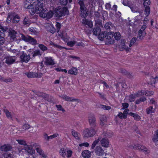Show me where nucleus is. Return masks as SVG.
Listing matches in <instances>:
<instances>
[{"instance_id":"16","label":"nucleus","mask_w":158,"mask_h":158,"mask_svg":"<svg viewBox=\"0 0 158 158\" xmlns=\"http://www.w3.org/2000/svg\"><path fill=\"white\" fill-rule=\"evenodd\" d=\"M101 145L104 147L109 146V141L107 138H103L100 141Z\"/></svg>"},{"instance_id":"11","label":"nucleus","mask_w":158,"mask_h":158,"mask_svg":"<svg viewBox=\"0 0 158 158\" xmlns=\"http://www.w3.org/2000/svg\"><path fill=\"white\" fill-rule=\"evenodd\" d=\"M114 35L112 32H108L105 35L106 39L108 40V43L109 44H111L114 43V40L113 38Z\"/></svg>"},{"instance_id":"13","label":"nucleus","mask_w":158,"mask_h":158,"mask_svg":"<svg viewBox=\"0 0 158 158\" xmlns=\"http://www.w3.org/2000/svg\"><path fill=\"white\" fill-rule=\"evenodd\" d=\"M35 93L38 96L40 97H43L45 99L47 100L49 102L51 101V100L50 99H48V98L49 96L48 94L39 91H36Z\"/></svg>"},{"instance_id":"31","label":"nucleus","mask_w":158,"mask_h":158,"mask_svg":"<svg viewBox=\"0 0 158 158\" xmlns=\"http://www.w3.org/2000/svg\"><path fill=\"white\" fill-rule=\"evenodd\" d=\"M151 84L153 85L155 84L158 81V77L156 76L154 77L152 76L151 77Z\"/></svg>"},{"instance_id":"46","label":"nucleus","mask_w":158,"mask_h":158,"mask_svg":"<svg viewBox=\"0 0 158 158\" xmlns=\"http://www.w3.org/2000/svg\"><path fill=\"white\" fill-rule=\"evenodd\" d=\"M77 70H75V71H74L73 70H69L68 71V73L69 74L76 75L77 73Z\"/></svg>"},{"instance_id":"52","label":"nucleus","mask_w":158,"mask_h":158,"mask_svg":"<svg viewBox=\"0 0 158 158\" xmlns=\"http://www.w3.org/2000/svg\"><path fill=\"white\" fill-rule=\"evenodd\" d=\"M56 31V29L55 28L52 26H51L49 29L50 32L52 34L54 33Z\"/></svg>"},{"instance_id":"50","label":"nucleus","mask_w":158,"mask_h":158,"mask_svg":"<svg viewBox=\"0 0 158 158\" xmlns=\"http://www.w3.org/2000/svg\"><path fill=\"white\" fill-rule=\"evenodd\" d=\"M4 43V38H0V50H1L2 49V46Z\"/></svg>"},{"instance_id":"58","label":"nucleus","mask_w":158,"mask_h":158,"mask_svg":"<svg viewBox=\"0 0 158 158\" xmlns=\"http://www.w3.org/2000/svg\"><path fill=\"white\" fill-rule=\"evenodd\" d=\"M12 81V80L10 78H8L7 79H4L3 78V79L2 81H4L6 82H11Z\"/></svg>"},{"instance_id":"53","label":"nucleus","mask_w":158,"mask_h":158,"mask_svg":"<svg viewBox=\"0 0 158 158\" xmlns=\"http://www.w3.org/2000/svg\"><path fill=\"white\" fill-rule=\"evenodd\" d=\"M154 92H153L149 91H146L145 92V95L146 96H150L152 95L153 94Z\"/></svg>"},{"instance_id":"49","label":"nucleus","mask_w":158,"mask_h":158,"mask_svg":"<svg viewBox=\"0 0 158 158\" xmlns=\"http://www.w3.org/2000/svg\"><path fill=\"white\" fill-rule=\"evenodd\" d=\"M76 43V42L75 41H70L67 43V44L69 46L73 47L74 46Z\"/></svg>"},{"instance_id":"18","label":"nucleus","mask_w":158,"mask_h":158,"mask_svg":"<svg viewBox=\"0 0 158 158\" xmlns=\"http://www.w3.org/2000/svg\"><path fill=\"white\" fill-rule=\"evenodd\" d=\"M95 152L97 155L99 156L103 155L104 153V150L99 146L97 147L95 149Z\"/></svg>"},{"instance_id":"41","label":"nucleus","mask_w":158,"mask_h":158,"mask_svg":"<svg viewBox=\"0 0 158 158\" xmlns=\"http://www.w3.org/2000/svg\"><path fill=\"white\" fill-rule=\"evenodd\" d=\"M4 111L6 113V117L9 118H11L12 117L11 115V113L9 112L7 109H4Z\"/></svg>"},{"instance_id":"57","label":"nucleus","mask_w":158,"mask_h":158,"mask_svg":"<svg viewBox=\"0 0 158 158\" xmlns=\"http://www.w3.org/2000/svg\"><path fill=\"white\" fill-rule=\"evenodd\" d=\"M69 57L70 58L75 59L78 60H80V57L73 55H70L69 56Z\"/></svg>"},{"instance_id":"54","label":"nucleus","mask_w":158,"mask_h":158,"mask_svg":"<svg viewBox=\"0 0 158 158\" xmlns=\"http://www.w3.org/2000/svg\"><path fill=\"white\" fill-rule=\"evenodd\" d=\"M123 108L122 109L124 110L127 108L129 106V104L127 103H122Z\"/></svg>"},{"instance_id":"15","label":"nucleus","mask_w":158,"mask_h":158,"mask_svg":"<svg viewBox=\"0 0 158 158\" xmlns=\"http://www.w3.org/2000/svg\"><path fill=\"white\" fill-rule=\"evenodd\" d=\"M123 113L122 112L119 113L118 115V117L121 119L126 118H127V114L128 113L129 110L128 109H124Z\"/></svg>"},{"instance_id":"32","label":"nucleus","mask_w":158,"mask_h":158,"mask_svg":"<svg viewBox=\"0 0 158 158\" xmlns=\"http://www.w3.org/2000/svg\"><path fill=\"white\" fill-rule=\"evenodd\" d=\"M20 20V17L18 15H16L14 16L13 19H12L13 23H18Z\"/></svg>"},{"instance_id":"20","label":"nucleus","mask_w":158,"mask_h":158,"mask_svg":"<svg viewBox=\"0 0 158 158\" xmlns=\"http://www.w3.org/2000/svg\"><path fill=\"white\" fill-rule=\"evenodd\" d=\"M83 19L82 20V23L83 24L86 25H87L88 26L90 27L92 25L91 22L89 21L88 20L86 19V18H83Z\"/></svg>"},{"instance_id":"3","label":"nucleus","mask_w":158,"mask_h":158,"mask_svg":"<svg viewBox=\"0 0 158 158\" xmlns=\"http://www.w3.org/2000/svg\"><path fill=\"white\" fill-rule=\"evenodd\" d=\"M78 3L80 6V16L82 18H86L89 14V11L85 6L84 1L79 0Z\"/></svg>"},{"instance_id":"12","label":"nucleus","mask_w":158,"mask_h":158,"mask_svg":"<svg viewBox=\"0 0 158 158\" xmlns=\"http://www.w3.org/2000/svg\"><path fill=\"white\" fill-rule=\"evenodd\" d=\"M29 52L31 58L41 55L40 51L38 50L34 51L33 49H30Z\"/></svg>"},{"instance_id":"5","label":"nucleus","mask_w":158,"mask_h":158,"mask_svg":"<svg viewBox=\"0 0 158 158\" xmlns=\"http://www.w3.org/2000/svg\"><path fill=\"white\" fill-rule=\"evenodd\" d=\"M21 37L22 40L32 45H35L37 44V41L36 39L31 36L28 35L25 36L22 34Z\"/></svg>"},{"instance_id":"56","label":"nucleus","mask_w":158,"mask_h":158,"mask_svg":"<svg viewBox=\"0 0 158 158\" xmlns=\"http://www.w3.org/2000/svg\"><path fill=\"white\" fill-rule=\"evenodd\" d=\"M102 108L104 110H109L111 109L110 106H109L103 105H102Z\"/></svg>"},{"instance_id":"33","label":"nucleus","mask_w":158,"mask_h":158,"mask_svg":"<svg viewBox=\"0 0 158 158\" xmlns=\"http://www.w3.org/2000/svg\"><path fill=\"white\" fill-rule=\"evenodd\" d=\"M9 36L11 39L15 40L16 38V32L14 30L10 31L9 32Z\"/></svg>"},{"instance_id":"44","label":"nucleus","mask_w":158,"mask_h":158,"mask_svg":"<svg viewBox=\"0 0 158 158\" xmlns=\"http://www.w3.org/2000/svg\"><path fill=\"white\" fill-rule=\"evenodd\" d=\"M56 32L58 33L60 31V30L61 27V24L59 22H56Z\"/></svg>"},{"instance_id":"38","label":"nucleus","mask_w":158,"mask_h":158,"mask_svg":"<svg viewBox=\"0 0 158 158\" xmlns=\"http://www.w3.org/2000/svg\"><path fill=\"white\" fill-rule=\"evenodd\" d=\"M152 140L154 142H156L158 141V130H157L155 132V134L152 139Z\"/></svg>"},{"instance_id":"61","label":"nucleus","mask_w":158,"mask_h":158,"mask_svg":"<svg viewBox=\"0 0 158 158\" xmlns=\"http://www.w3.org/2000/svg\"><path fill=\"white\" fill-rule=\"evenodd\" d=\"M148 16H147V15H146V16L144 18L143 22V24H146H146L148 23Z\"/></svg>"},{"instance_id":"60","label":"nucleus","mask_w":158,"mask_h":158,"mask_svg":"<svg viewBox=\"0 0 158 158\" xmlns=\"http://www.w3.org/2000/svg\"><path fill=\"white\" fill-rule=\"evenodd\" d=\"M73 152H72L71 150H69L67 151V157L68 158H69L72 155Z\"/></svg>"},{"instance_id":"10","label":"nucleus","mask_w":158,"mask_h":158,"mask_svg":"<svg viewBox=\"0 0 158 158\" xmlns=\"http://www.w3.org/2000/svg\"><path fill=\"white\" fill-rule=\"evenodd\" d=\"M20 58L22 61L25 62L26 63L27 62L30 58H31L29 53L27 55L24 52H23L22 54L20 56Z\"/></svg>"},{"instance_id":"17","label":"nucleus","mask_w":158,"mask_h":158,"mask_svg":"<svg viewBox=\"0 0 158 158\" xmlns=\"http://www.w3.org/2000/svg\"><path fill=\"white\" fill-rule=\"evenodd\" d=\"M12 148V147L9 144H4L1 147V150L4 152L11 150Z\"/></svg>"},{"instance_id":"51","label":"nucleus","mask_w":158,"mask_h":158,"mask_svg":"<svg viewBox=\"0 0 158 158\" xmlns=\"http://www.w3.org/2000/svg\"><path fill=\"white\" fill-rule=\"evenodd\" d=\"M60 2L61 5L65 6L68 3V0H60Z\"/></svg>"},{"instance_id":"14","label":"nucleus","mask_w":158,"mask_h":158,"mask_svg":"<svg viewBox=\"0 0 158 158\" xmlns=\"http://www.w3.org/2000/svg\"><path fill=\"white\" fill-rule=\"evenodd\" d=\"M60 97L66 101H78V99H75L74 98L70 97L66 95H61Z\"/></svg>"},{"instance_id":"8","label":"nucleus","mask_w":158,"mask_h":158,"mask_svg":"<svg viewBox=\"0 0 158 158\" xmlns=\"http://www.w3.org/2000/svg\"><path fill=\"white\" fill-rule=\"evenodd\" d=\"M45 64L47 66H53L56 64V62L54 61L52 58L50 56L46 57L45 58Z\"/></svg>"},{"instance_id":"42","label":"nucleus","mask_w":158,"mask_h":158,"mask_svg":"<svg viewBox=\"0 0 158 158\" xmlns=\"http://www.w3.org/2000/svg\"><path fill=\"white\" fill-rule=\"evenodd\" d=\"M23 23L27 26H29L30 24L29 20L26 18L24 19L23 21Z\"/></svg>"},{"instance_id":"21","label":"nucleus","mask_w":158,"mask_h":158,"mask_svg":"<svg viewBox=\"0 0 158 158\" xmlns=\"http://www.w3.org/2000/svg\"><path fill=\"white\" fill-rule=\"evenodd\" d=\"M100 125L103 126L107 122V118L106 116L104 115H102L100 117Z\"/></svg>"},{"instance_id":"40","label":"nucleus","mask_w":158,"mask_h":158,"mask_svg":"<svg viewBox=\"0 0 158 158\" xmlns=\"http://www.w3.org/2000/svg\"><path fill=\"white\" fill-rule=\"evenodd\" d=\"M39 47L40 49L43 51H44L48 50L47 47L45 46L43 44H40L39 45Z\"/></svg>"},{"instance_id":"45","label":"nucleus","mask_w":158,"mask_h":158,"mask_svg":"<svg viewBox=\"0 0 158 158\" xmlns=\"http://www.w3.org/2000/svg\"><path fill=\"white\" fill-rule=\"evenodd\" d=\"M153 107L150 106L148 108H147L146 110V113L147 114H149L153 112H154L152 111Z\"/></svg>"},{"instance_id":"55","label":"nucleus","mask_w":158,"mask_h":158,"mask_svg":"<svg viewBox=\"0 0 158 158\" xmlns=\"http://www.w3.org/2000/svg\"><path fill=\"white\" fill-rule=\"evenodd\" d=\"M100 35H98V38L100 39L101 40H102L105 37V35L104 34H102L101 33H100Z\"/></svg>"},{"instance_id":"64","label":"nucleus","mask_w":158,"mask_h":158,"mask_svg":"<svg viewBox=\"0 0 158 158\" xmlns=\"http://www.w3.org/2000/svg\"><path fill=\"white\" fill-rule=\"evenodd\" d=\"M44 137L45 139L48 141L50 139L49 136H48L47 134L46 133H44Z\"/></svg>"},{"instance_id":"2","label":"nucleus","mask_w":158,"mask_h":158,"mask_svg":"<svg viewBox=\"0 0 158 158\" xmlns=\"http://www.w3.org/2000/svg\"><path fill=\"white\" fill-rule=\"evenodd\" d=\"M54 12L55 16L57 18L62 17L69 14L68 8L66 7H61L60 6H57L55 8Z\"/></svg>"},{"instance_id":"1","label":"nucleus","mask_w":158,"mask_h":158,"mask_svg":"<svg viewBox=\"0 0 158 158\" xmlns=\"http://www.w3.org/2000/svg\"><path fill=\"white\" fill-rule=\"evenodd\" d=\"M31 2H28L26 3L25 6L28 10L29 13L31 15H33L35 13L39 14L40 15L41 11L42 8L43 7V3H35V2L31 4Z\"/></svg>"},{"instance_id":"59","label":"nucleus","mask_w":158,"mask_h":158,"mask_svg":"<svg viewBox=\"0 0 158 158\" xmlns=\"http://www.w3.org/2000/svg\"><path fill=\"white\" fill-rule=\"evenodd\" d=\"M150 0H148V1H146L145 3L143 2V5L144 6H149V5H150Z\"/></svg>"},{"instance_id":"28","label":"nucleus","mask_w":158,"mask_h":158,"mask_svg":"<svg viewBox=\"0 0 158 158\" xmlns=\"http://www.w3.org/2000/svg\"><path fill=\"white\" fill-rule=\"evenodd\" d=\"M35 149L37 151V152L40 155L42 156L44 158H46L47 157V156L45 155V154H44V151L41 148H36Z\"/></svg>"},{"instance_id":"48","label":"nucleus","mask_w":158,"mask_h":158,"mask_svg":"<svg viewBox=\"0 0 158 158\" xmlns=\"http://www.w3.org/2000/svg\"><path fill=\"white\" fill-rule=\"evenodd\" d=\"M144 31H143L141 30H139L138 32V35L139 38L141 39L143 38V37Z\"/></svg>"},{"instance_id":"35","label":"nucleus","mask_w":158,"mask_h":158,"mask_svg":"<svg viewBox=\"0 0 158 158\" xmlns=\"http://www.w3.org/2000/svg\"><path fill=\"white\" fill-rule=\"evenodd\" d=\"M4 158H15L13 154L10 153H5L3 154Z\"/></svg>"},{"instance_id":"4","label":"nucleus","mask_w":158,"mask_h":158,"mask_svg":"<svg viewBox=\"0 0 158 158\" xmlns=\"http://www.w3.org/2000/svg\"><path fill=\"white\" fill-rule=\"evenodd\" d=\"M97 128L90 127L86 129L83 131V135L85 137H89L93 136L96 133Z\"/></svg>"},{"instance_id":"37","label":"nucleus","mask_w":158,"mask_h":158,"mask_svg":"<svg viewBox=\"0 0 158 158\" xmlns=\"http://www.w3.org/2000/svg\"><path fill=\"white\" fill-rule=\"evenodd\" d=\"M145 9L144 10V12L145 13V15H147V16H148L149 15L150 13V8L149 6H144Z\"/></svg>"},{"instance_id":"9","label":"nucleus","mask_w":158,"mask_h":158,"mask_svg":"<svg viewBox=\"0 0 158 158\" xmlns=\"http://www.w3.org/2000/svg\"><path fill=\"white\" fill-rule=\"evenodd\" d=\"M132 149L139 150L140 151H142L147 153H149V152H148V149L145 147L144 146L141 145H140L139 144H135L133 146Z\"/></svg>"},{"instance_id":"23","label":"nucleus","mask_w":158,"mask_h":158,"mask_svg":"<svg viewBox=\"0 0 158 158\" xmlns=\"http://www.w3.org/2000/svg\"><path fill=\"white\" fill-rule=\"evenodd\" d=\"M15 61V60L14 59L12 56L7 57L6 60V63L8 64H12Z\"/></svg>"},{"instance_id":"36","label":"nucleus","mask_w":158,"mask_h":158,"mask_svg":"<svg viewBox=\"0 0 158 158\" xmlns=\"http://www.w3.org/2000/svg\"><path fill=\"white\" fill-rule=\"evenodd\" d=\"M60 155L63 157H65L66 156V151L65 150L64 148H61L60 150Z\"/></svg>"},{"instance_id":"25","label":"nucleus","mask_w":158,"mask_h":158,"mask_svg":"<svg viewBox=\"0 0 158 158\" xmlns=\"http://www.w3.org/2000/svg\"><path fill=\"white\" fill-rule=\"evenodd\" d=\"M128 114L129 115L133 117L134 118V119L136 121L139 120L141 119L140 117L137 114L130 112Z\"/></svg>"},{"instance_id":"7","label":"nucleus","mask_w":158,"mask_h":158,"mask_svg":"<svg viewBox=\"0 0 158 158\" xmlns=\"http://www.w3.org/2000/svg\"><path fill=\"white\" fill-rule=\"evenodd\" d=\"M89 124L91 127L97 128L96 118L93 114H90L88 117Z\"/></svg>"},{"instance_id":"34","label":"nucleus","mask_w":158,"mask_h":158,"mask_svg":"<svg viewBox=\"0 0 158 158\" xmlns=\"http://www.w3.org/2000/svg\"><path fill=\"white\" fill-rule=\"evenodd\" d=\"M31 126L28 124H25L22 127V128L19 130V131H24L30 128Z\"/></svg>"},{"instance_id":"30","label":"nucleus","mask_w":158,"mask_h":158,"mask_svg":"<svg viewBox=\"0 0 158 158\" xmlns=\"http://www.w3.org/2000/svg\"><path fill=\"white\" fill-rule=\"evenodd\" d=\"M120 72L122 73L123 74L126 75L129 78H131L132 77L131 73V74L129 73L126 70H120Z\"/></svg>"},{"instance_id":"43","label":"nucleus","mask_w":158,"mask_h":158,"mask_svg":"<svg viewBox=\"0 0 158 158\" xmlns=\"http://www.w3.org/2000/svg\"><path fill=\"white\" fill-rule=\"evenodd\" d=\"M114 35V38L116 40H118L120 39L121 34L119 32H116Z\"/></svg>"},{"instance_id":"6","label":"nucleus","mask_w":158,"mask_h":158,"mask_svg":"<svg viewBox=\"0 0 158 158\" xmlns=\"http://www.w3.org/2000/svg\"><path fill=\"white\" fill-rule=\"evenodd\" d=\"M53 14L52 11L50 10L48 12H47L46 10L44 9L43 7L41 9L40 16L43 18L50 19L52 17Z\"/></svg>"},{"instance_id":"29","label":"nucleus","mask_w":158,"mask_h":158,"mask_svg":"<svg viewBox=\"0 0 158 158\" xmlns=\"http://www.w3.org/2000/svg\"><path fill=\"white\" fill-rule=\"evenodd\" d=\"M72 135L75 137L77 139H79L80 134L79 133L73 129L72 130Z\"/></svg>"},{"instance_id":"39","label":"nucleus","mask_w":158,"mask_h":158,"mask_svg":"<svg viewBox=\"0 0 158 158\" xmlns=\"http://www.w3.org/2000/svg\"><path fill=\"white\" fill-rule=\"evenodd\" d=\"M105 28L107 30H110L111 27H112V24L111 22L106 23L104 26Z\"/></svg>"},{"instance_id":"24","label":"nucleus","mask_w":158,"mask_h":158,"mask_svg":"<svg viewBox=\"0 0 158 158\" xmlns=\"http://www.w3.org/2000/svg\"><path fill=\"white\" fill-rule=\"evenodd\" d=\"M82 155L84 158H88L90 156V152L88 150H85L82 152Z\"/></svg>"},{"instance_id":"26","label":"nucleus","mask_w":158,"mask_h":158,"mask_svg":"<svg viewBox=\"0 0 158 158\" xmlns=\"http://www.w3.org/2000/svg\"><path fill=\"white\" fill-rule=\"evenodd\" d=\"M25 74L26 75L28 78H34L38 76V74L35 73H25Z\"/></svg>"},{"instance_id":"19","label":"nucleus","mask_w":158,"mask_h":158,"mask_svg":"<svg viewBox=\"0 0 158 158\" xmlns=\"http://www.w3.org/2000/svg\"><path fill=\"white\" fill-rule=\"evenodd\" d=\"M25 150L27 152L31 155L35 153L34 150L32 149V147L29 145H25Z\"/></svg>"},{"instance_id":"27","label":"nucleus","mask_w":158,"mask_h":158,"mask_svg":"<svg viewBox=\"0 0 158 158\" xmlns=\"http://www.w3.org/2000/svg\"><path fill=\"white\" fill-rule=\"evenodd\" d=\"M7 29V28H4L3 27H2L0 28V38H4L5 32L6 31Z\"/></svg>"},{"instance_id":"22","label":"nucleus","mask_w":158,"mask_h":158,"mask_svg":"<svg viewBox=\"0 0 158 158\" xmlns=\"http://www.w3.org/2000/svg\"><path fill=\"white\" fill-rule=\"evenodd\" d=\"M93 34L95 35H100V33L101 31L99 27H96L94 28L93 31Z\"/></svg>"},{"instance_id":"63","label":"nucleus","mask_w":158,"mask_h":158,"mask_svg":"<svg viewBox=\"0 0 158 158\" xmlns=\"http://www.w3.org/2000/svg\"><path fill=\"white\" fill-rule=\"evenodd\" d=\"M89 146V144L88 143H81L79 144V146L81 147L84 146L85 147H88Z\"/></svg>"},{"instance_id":"47","label":"nucleus","mask_w":158,"mask_h":158,"mask_svg":"<svg viewBox=\"0 0 158 158\" xmlns=\"http://www.w3.org/2000/svg\"><path fill=\"white\" fill-rule=\"evenodd\" d=\"M137 40V38L136 37H135L132 38L130 41L129 46L130 47H131L136 42Z\"/></svg>"},{"instance_id":"62","label":"nucleus","mask_w":158,"mask_h":158,"mask_svg":"<svg viewBox=\"0 0 158 158\" xmlns=\"http://www.w3.org/2000/svg\"><path fill=\"white\" fill-rule=\"evenodd\" d=\"M106 9V10H110L111 8V5L109 3H107L105 5Z\"/></svg>"}]
</instances>
